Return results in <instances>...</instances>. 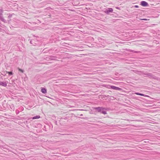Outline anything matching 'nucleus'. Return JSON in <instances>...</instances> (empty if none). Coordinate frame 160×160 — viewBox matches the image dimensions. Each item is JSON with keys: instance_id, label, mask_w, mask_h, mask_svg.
<instances>
[{"instance_id": "obj_1", "label": "nucleus", "mask_w": 160, "mask_h": 160, "mask_svg": "<svg viewBox=\"0 0 160 160\" xmlns=\"http://www.w3.org/2000/svg\"><path fill=\"white\" fill-rule=\"evenodd\" d=\"M98 112L104 114H106L107 112L106 111V108L102 107H98L95 108L94 109Z\"/></svg>"}, {"instance_id": "obj_2", "label": "nucleus", "mask_w": 160, "mask_h": 160, "mask_svg": "<svg viewBox=\"0 0 160 160\" xmlns=\"http://www.w3.org/2000/svg\"><path fill=\"white\" fill-rule=\"evenodd\" d=\"M144 75L146 77H148L154 79H157V77H156L154 76L153 74L149 72L145 73Z\"/></svg>"}, {"instance_id": "obj_3", "label": "nucleus", "mask_w": 160, "mask_h": 160, "mask_svg": "<svg viewBox=\"0 0 160 160\" xmlns=\"http://www.w3.org/2000/svg\"><path fill=\"white\" fill-rule=\"evenodd\" d=\"M113 11V9L111 8H108L107 10H106L104 12L107 14H108L110 12H112Z\"/></svg>"}, {"instance_id": "obj_4", "label": "nucleus", "mask_w": 160, "mask_h": 160, "mask_svg": "<svg viewBox=\"0 0 160 160\" xmlns=\"http://www.w3.org/2000/svg\"><path fill=\"white\" fill-rule=\"evenodd\" d=\"M110 87L111 89L116 90H121L122 89L121 88L119 87H116L114 86H110Z\"/></svg>"}, {"instance_id": "obj_5", "label": "nucleus", "mask_w": 160, "mask_h": 160, "mask_svg": "<svg viewBox=\"0 0 160 160\" xmlns=\"http://www.w3.org/2000/svg\"><path fill=\"white\" fill-rule=\"evenodd\" d=\"M141 4L142 6L144 7L147 6L148 5V3L144 1H142L141 2Z\"/></svg>"}, {"instance_id": "obj_6", "label": "nucleus", "mask_w": 160, "mask_h": 160, "mask_svg": "<svg viewBox=\"0 0 160 160\" xmlns=\"http://www.w3.org/2000/svg\"><path fill=\"white\" fill-rule=\"evenodd\" d=\"M0 85L6 87L7 86V83L6 82L0 81Z\"/></svg>"}, {"instance_id": "obj_7", "label": "nucleus", "mask_w": 160, "mask_h": 160, "mask_svg": "<svg viewBox=\"0 0 160 160\" xmlns=\"http://www.w3.org/2000/svg\"><path fill=\"white\" fill-rule=\"evenodd\" d=\"M0 19L4 22H6V20L4 19L2 16V13H0Z\"/></svg>"}, {"instance_id": "obj_8", "label": "nucleus", "mask_w": 160, "mask_h": 160, "mask_svg": "<svg viewBox=\"0 0 160 160\" xmlns=\"http://www.w3.org/2000/svg\"><path fill=\"white\" fill-rule=\"evenodd\" d=\"M41 91L43 93H45L47 92L46 89L45 88H42Z\"/></svg>"}, {"instance_id": "obj_9", "label": "nucleus", "mask_w": 160, "mask_h": 160, "mask_svg": "<svg viewBox=\"0 0 160 160\" xmlns=\"http://www.w3.org/2000/svg\"><path fill=\"white\" fill-rule=\"evenodd\" d=\"M40 118V116L39 115H37L36 116L33 117L32 118V119H38Z\"/></svg>"}, {"instance_id": "obj_10", "label": "nucleus", "mask_w": 160, "mask_h": 160, "mask_svg": "<svg viewBox=\"0 0 160 160\" xmlns=\"http://www.w3.org/2000/svg\"><path fill=\"white\" fill-rule=\"evenodd\" d=\"M6 73H8L10 76L12 75H13V73L12 72H8L6 71Z\"/></svg>"}, {"instance_id": "obj_11", "label": "nucleus", "mask_w": 160, "mask_h": 160, "mask_svg": "<svg viewBox=\"0 0 160 160\" xmlns=\"http://www.w3.org/2000/svg\"><path fill=\"white\" fill-rule=\"evenodd\" d=\"M3 12V10L2 9H0V13H2H2Z\"/></svg>"}, {"instance_id": "obj_12", "label": "nucleus", "mask_w": 160, "mask_h": 160, "mask_svg": "<svg viewBox=\"0 0 160 160\" xmlns=\"http://www.w3.org/2000/svg\"><path fill=\"white\" fill-rule=\"evenodd\" d=\"M18 70H19V71H20V72H22V73H23V71L22 70V69H20V68H18Z\"/></svg>"}, {"instance_id": "obj_13", "label": "nucleus", "mask_w": 160, "mask_h": 160, "mask_svg": "<svg viewBox=\"0 0 160 160\" xmlns=\"http://www.w3.org/2000/svg\"><path fill=\"white\" fill-rule=\"evenodd\" d=\"M140 96H146V95L144 94H142V93H140Z\"/></svg>"}, {"instance_id": "obj_14", "label": "nucleus", "mask_w": 160, "mask_h": 160, "mask_svg": "<svg viewBox=\"0 0 160 160\" xmlns=\"http://www.w3.org/2000/svg\"><path fill=\"white\" fill-rule=\"evenodd\" d=\"M139 52V51H134V52L135 53H138Z\"/></svg>"}, {"instance_id": "obj_15", "label": "nucleus", "mask_w": 160, "mask_h": 160, "mask_svg": "<svg viewBox=\"0 0 160 160\" xmlns=\"http://www.w3.org/2000/svg\"><path fill=\"white\" fill-rule=\"evenodd\" d=\"M140 93H138V92H136V93H135V94L136 95H140Z\"/></svg>"}, {"instance_id": "obj_16", "label": "nucleus", "mask_w": 160, "mask_h": 160, "mask_svg": "<svg viewBox=\"0 0 160 160\" xmlns=\"http://www.w3.org/2000/svg\"><path fill=\"white\" fill-rule=\"evenodd\" d=\"M34 41V40H31L30 41V43L31 44H32V42H33V41Z\"/></svg>"}, {"instance_id": "obj_17", "label": "nucleus", "mask_w": 160, "mask_h": 160, "mask_svg": "<svg viewBox=\"0 0 160 160\" xmlns=\"http://www.w3.org/2000/svg\"><path fill=\"white\" fill-rule=\"evenodd\" d=\"M134 7H135V8H138V7H138V5H135V6H134Z\"/></svg>"}, {"instance_id": "obj_18", "label": "nucleus", "mask_w": 160, "mask_h": 160, "mask_svg": "<svg viewBox=\"0 0 160 160\" xmlns=\"http://www.w3.org/2000/svg\"><path fill=\"white\" fill-rule=\"evenodd\" d=\"M134 50H130V52H134Z\"/></svg>"}, {"instance_id": "obj_19", "label": "nucleus", "mask_w": 160, "mask_h": 160, "mask_svg": "<svg viewBox=\"0 0 160 160\" xmlns=\"http://www.w3.org/2000/svg\"><path fill=\"white\" fill-rule=\"evenodd\" d=\"M16 113H17V114H18V113H17V112H16Z\"/></svg>"}]
</instances>
